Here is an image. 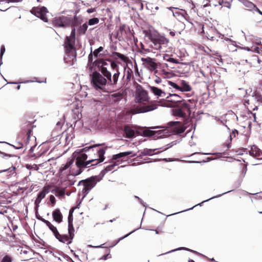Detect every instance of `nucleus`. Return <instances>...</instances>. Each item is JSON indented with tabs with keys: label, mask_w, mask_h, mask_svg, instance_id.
<instances>
[{
	"label": "nucleus",
	"mask_w": 262,
	"mask_h": 262,
	"mask_svg": "<svg viewBox=\"0 0 262 262\" xmlns=\"http://www.w3.org/2000/svg\"><path fill=\"white\" fill-rule=\"evenodd\" d=\"M92 82L95 88L104 92H108L107 80L100 73L94 72L92 75Z\"/></svg>",
	"instance_id": "3"
},
{
	"label": "nucleus",
	"mask_w": 262,
	"mask_h": 262,
	"mask_svg": "<svg viewBox=\"0 0 262 262\" xmlns=\"http://www.w3.org/2000/svg\"><path fill=\"white\" fill-rule=\"evenodd\" d=\"M41 221L52 231V232L53 233L54 236L56 234V233H57L58 232L56 227H55L54 225H53L49 221H47V220H46L45 219H42Z\"/></svg>",
	"instance_id": "23"
},
{
	"label": "nucleus",
	"mask_w": 262,
	"mask_h": 262,
	"mask_svg": "<svg viewBox=\"0 0 262 262\" xmlns=\"http://www.w3.org/2000/svg\"><path fill=\"white\" fill-rule=\"evenodd\" d=\"M101 72L104 77H106L108 80V84L113 85L117 84L120 75L119 70H117V71L114 73L113 77H112L111 73L108 71L106 68H102L101 69Z\"/></svg>",
	"instance_id": "6"
},
{
	"label": "nucleus",
	"mask_w": 262,
	"mask_h": 262,
	"mask_svg": "<svg viewBox=\"0 0 262 262\" xmlns=\"http://www.w3.org/2000/svg\"><path fill=\"white\" fill-rule=\"evenodd\" d=\"M254 95H253L252 97L254 98V99L259 102H262V96L259 94L258 92L254 93Z\"/></svg>",
	"instance_id": "36"
},
{
	"label": "nucleus",
	"mask_w": 262,
	"mask_h": 262,
	"mask_svg": "<svg viewBox=\"0 0 262 262\" xmlns=\"http://www.w3.org/2000/svg\"><path fill=\"white\" fill-rule=\"evenodd\" d=\"M88 25L86 23L83 24L79 29V32L81 34H84L88 29Z\"/></svg>",
	"instance_id": "33"
},
{
	"label": "nucleus",
	"mask_w": 262,
	"mask_h": 262,
	"mask_svg": "<svg viewBox=\"0 0 262 262\" xmlns=\"http://www.w3.org/2000/svg\"><path fill=\"white\" fill-rule=\"evenodd\" d=\"M68 230H69V233L70 235V237L71 238V239H73L74 235V227H73V226L72 224V222H70V221L69 222V223Z\"/></svg>",
	"instance_id": "31"
},
{
	"label": "nucleus",
	"mask_w": 262,
	"mask_h": 262,
	"mask_svg": "<svg viewBox=\"0 0 262 262\" xmlns=\"http://www.w3.org/2000/svg\"><path fill=\"white\" fill-rule=\"evenodd\" d=\"M153 45H151L152 48L156 50H159L161 52H166V51L164 50L163 48V47L161 46L160 43L157 42L155 39L152 41Z\"/></svg>",
	"instance_id": "29"
},
{
	"label": "nucleus",
	"mask_w": 262,
	"mask_h": 262,
	"mask_svg": "<svg viewBox=\"0 0 262 262\" xmlns=\"http://www.w3.org/2000/svg\"><path fill=\"white\" fill-rule=\"evenodd\" d=\"M155 40L163 47H164L168 43V40L162 36L158 37Z\"/></svg>",
	"instance_id": "26"
},
{
	"label": "nucleus",
	"mask_w": 262,
	"mask_h": 262,
	"mask_svg": "<svg viewBox=\"0 0 262 262\" xmlns=\"http://www.w3.org/2000/svg\"><path fill=\"white\" fill-rule=\"evenodd\" d=\"M126 77H127V79H129L130 77V75L129 71H127V75Z\"/></svg>",
	"instance_id": "60"
},
{
	"label": "nucleus",
	"mask_w": 262,
	"mask_h": 262,
	"mask_svg": "<svg viewBox=\"0 0 262 262\" xmlns=\"http://www.w3.org/2000/svg\"><path fill=\"white\" fill-rule=\"evenodd\" d=\"M124 133L126 137L132 138L135 135V132L130 127L127 126L124 128Z\"/></svg>",
	"instance_id": "27"
},
{
	"label": "nucleus",
	"mask_w": 262,
	"mask_h": 262,
	"mask_svg": "<svg viewBox=\"0 0 262 262\" xmlns=\"http://www.w3.org/2000/svg\"><path fill=\"white\" fill-rule=\"evenodd\" d=\"M167 9H168L169 10L171 11L173 16L178 19H179V18L184 17L185 14L186 13L185 11L184 10H181L182 12H179V11L174 12L173 11V9H177V8H174V7H168V8H167Z\"/></svg>",
	"instance_id": "21"
},
{
	"label": "nucleus",
	"mask_w": 262,
	"mask_h": 262,
	"mask_svg": "<svg viewBox=\"0 0 262 262\" xmlns=\"http://www.w3.org/2000/svg\"><path fill=\"white\" fill-rule=\"evenodd\" d=\"M55 194L56 195L62 196L65 194V189L60 188H56L54 190Z\"/></svg>",
	"instance_id": "32"
},
{
	"label": "nucleus",
	"mask_w": 262,
	"mask_h": 262,
	"mask_svg": "<svg viewBox=\"0 0 262 262\" xmlns=\"http://www.w3.org/2000/svg\"><path fill=\"white\" fill-rule=\"evenodd\" d=\"M242 2L243 5L248 9L249 10H251L254 8H256L255 6L252 3L247 0H238Z\"/></svg>",
	"instance_id": "25"
},
{
	"label": "nucleus",
	"mask_w": 262,
	"mask_h": 262,
	"mask_svg": "<svg viewBox=\"0 0 262 262\" xmlns=\"http://www.w3.org/2000/svg\"><path fill=\"white\" fill-rule=\"evenodd\" d=\"M23 0H2L0 2H5L7 3H18L21 2Z\"/></svg>",
	"instance_id": "42"
},
{
	"label": "nucleus",
	"mask_w": 262,
	"mask_h": 262,
	"mask_svg": "<svg viewBox=\"0 0 262 262\" xmlns=\"http://www.w3.org/2000/svg\"><path fill=\"white\" fill-rule=\"evenodd\" d=\"M31 13L38 18H40L45 22H47L48 19L47 13L48 12L47 9L45 7H35L30 11Z\"/></svg>",
	"instance_id": "9"
},
{
	"label": "nucleus",
	"mask_w": 262,
	"mask_h": 262,
	"mask_svg": "<svg viewBox=\"0 0 262 262\" xmlns=\"http://www.w3.org/2000/svg\"><path fill=\"white\" fill-rule=\"evenodd\" d=\"M128 155H131L130 157H134L135 156H137V153L133 154L132 151L122 152H120L118 154L113 155L112 159L114 160H117V162H119L120 159L124 158L125 157H126Z\"/></svg>",
	"instance_id": "14"
},
{
	"label": "nucleus",
	"mask_w": 262,
	"mask_h": 262,
	"mask_svg": "<svg viewBox=\"0 0 262 262\" xmlns=\"http://www.w3.org/2000/svg\"><path fill=\"white\" fill-rule=\"evenodd\" d=\"M170 34L172 36H174L175 33H174V32H170Z\"/></svg>",
	"instance_id": "62"
},
{
	"label": "nucleus",
	"mask_w": 262,
	"mask_h": 262,
	"mask_svg": "<svg viewBox=\"0 0 262 262\" xmlns=\"http://www.w3.org/2000/svg\"><path fill=\"white\" fill-rule=\"evenodd\" d=\"M22 147H23V145H22V144H21V143H19V144H18V147H15V148H16V149H20V148H22Z\"/></svg>",
	"instance_id": "58"
},
{
	"label": "nucleus",
	"mask_w": 262,
	"mask_h": 262,
	"mask_svg": "<svg viewBox=\"0 0 262 262\" xmlns=\"http://www.w3.org/2000/svg\"><path fill=\"white\" fill-rule=\"evenodd\" d=\"M141 61L144 67L150 71H154L157 68L158 65L154 59L150 57H142Z\"/></svg>",
	"instance_id": "10"
},
{
	"label": "nucleus",
	"mask_w": 262,
	"mask_h": 262,
	"mask_svg": "<svg viewBox=\"0 0 262 262\" xmlns=\"http://www.w3.org/2000/svg\"><path fill=\"white\" fill-rule=\"evenodd\" d=\"M111 67L112 68V69L114 70L115 71V72L117 71V70H118V66H117V64L114 62V61H111Z\"/></svg>",
	"instance_id": "40"
},
{
	"label": "nucleus",
	"mask_w": 262,
	"mask_h": 262,
	"mask_svg": "<svg viewBox=\"0 0 262 262\" xmlns=\"http://www.w3.org/2000/svg\"><path fill=\"white\" fill-rule=\"evenodd\" d=\"M181 249H184V250H187V251H191V252H192L193 253H196V252L195 251L191 250H190V249H189L188 248H178L177 249L172 250L171 251H170V252H173V251H177V250H181ZM168 253H169V252H168ZM166 253H167V252Z\"/></svg>",
	"instance_id": "44"
},
{
	"label": "nucleus",
	"mask_w": 262,
	"mask_h": 262,
	"mask_svg": "<svg viewBox=\"0 0 262 262\" xmlns=\"http://www.w3.org/2000/svg\"><path fill=\"white\" fill-rule=\"evenodd\" d=\"M12 259L9 256L6 255L3 257L1 262H11Z\"/></svg>",
	"instance_id": "41"
},
{
	"label": "nucleus",
	"mask_w": 262,
	"mask_h": 262,
	"mask_svg": "<svg viewBox=\"0 0 262 262\" xmlns=\"http://www.w3.org/2000/svg\"><path fill=\"white\" fill-rule=\"evenodd\" d=\"M250 155L258 160H262V151L256 146L253 145L249 150Z\"/></svg>",
	"instance_id": "15"
},
{
	"label": "nucleus",
	"mask_w": 262,
	"mask_h": 262,
	"mask_svg": "<svg viewBox=\"0 0 262 262\" xmlns=\"http://www.w3.org/2000/svg\"><path fill=\"white\" fill-rule=\"evenodd\" d=\"M183 100V98L179 95L176 94H170L166 97V99L163 104V106L172 107L177 103L181 102Z\"/></svg>",
	"instance_id": "8"
},
{
	"label": "nucleus",
	"mask_w": 262,
	"mask_h": 262,
	"mask_svg": "<svg viewBox=\"0 0 262 262\" xmlns=\"http://www.w3.org/2000/svg\"><path fill=\"white\" fill-rule=\"evenodd\" d=\"M118 164H116L115 163L110 164L108 166H106L105 168L103 170L105 173L113 170L114 169V167L117 165Z\"/></svg>",
	"instance_id": "35"
},
{
	"label": "nucleus",
	"mask_w": 262,
	"mask_h": 262,
	"mask_svg": "<svg viewBox=\"0 0 262 262\" xmlns=\"http://www.w3.org/2000/svg\"><path fill=\"white\" fill-rule=\"evenodd\" d=\"M183 105L186 108H187L188 110H189L190 108V107L189 106V105L187 103H183Z\"/></svg>",
	"instance_id": "53"
},
{
	"label": "nucleus",
	"mask_w": 262,
	"mask_h": 262,
	"mask_svg": "<svg viewBox=\"0 0 262 262\" xmlns=\"http://www.w3.org/2000/svg\"><path fill=\"white\" fill-rule=\"evenodd\" d=\"M162 72H163L164 75H166V74H168V72H166V71H165L164 70L162 71Z\"/></svg>",
	"instance_id": "63"
},
{
	"label": "nucleus",
	"mask_w": 262,
	"mask_h": 262,
	"mask_svg": "<svg viewBox=\"0 0 262 262\" xmlns=\"http://www.w3.org/2000/svg\"><path fill=\"white\" fill-rule=\"evenodd\" d=\"M150 91L157 97H164L165 96V93L162 90L152 86H149Z\"/></svg>",
	"instance_id": "18"
},
{
	"label": "nucleus",
	"mask_w": 262,
	"mask_h": 262,
	"mask_svg": "<svg viewBox=\"0 0 262 262\" xmlns=\"http://www.w3.org/2000/svg\"><path fill=\"white\" fill-rule=\"evenodd\" d=\"M72 163V162L69 161V162H68L65 164H62L59 169L60 173H63L65 170H66L67 169H68L69 168L70 166L71 165V164Z\"/></svg>",
	"instance_id": "30"
},
{
	"label": "nucleus",
	"mask_w": 262,
	"mask_h": 262,
	"mask_svg": "<svg viewBox=\"0 0 262 262\" xmlns=\"http://www.w3.org/2000/svg\"><path fill=\"white\" fill-rule=\"evenodd\" d=\"M135 231V230H134V231H132V232H130L129 233H128V234H127L125 235L124 236H123V237H122L118 239V241L116 243L115 245H116L117 243H118V242H119L121 240H122V239H123V238H124L126 237L127 236H128L129 235H130L131 233H132L133 232H134Z\"/></svg>",
	"instance_id": "48"
},
{
	"label": "nucleus",
	"mask_w": 262,
	"mask_h": 262,
	"mask_svg": "<svg viewBox=\"0 0 262 262\" xmlns=\"http://www.w3.org/2000/svg\"><path fill=\"white\" fill-rule=\"evenodd\" d=\"M157 150V149H148L145 148L143 150H142L139 155V157H142L144 156H151L155 154V151Z\"/></svg>",
	"instance_id": "22"
},
{
	"label": "nucleus",
	"mask_w": 262,
	"mask_h": 262,
	"mask_svg": "<svg viewBox=\"0 0 262 262\" xmlns=\"http://www.w3.org/2000/svg\"><path fill=\"white\" fill-rule=\"evenodd\" d=\"M118 33H120L123 37L126 38H130L132 35L129 27L125 25H122L120 26Z\"/></svg>",
	"instance_id": "13"
},
{
	"label": "nucleus",
	"mask_w": 262,
	"mask_h": 262,
	"mask_svg": "<svg viewBox=\"0 0 262 262\" xmlns=\"http://www.w3.org/2000/svg\"><path fill=\"white\" fill-rule=\"evenodd\" d=\"M103 50V48L102 47H99L98 49H96L94 52L93 54L96 57H98L99 56V54L100 52L102 51Z\"/></svg>",
	"instance_id": "39"
},
{
	"label": "nucleus",
	"mask_w": 262,
	"mask_h": 262,
	"mask_svg": "<svg viewBox=\"0 0 262 262\" xmlns=\"http://www.w3.org/2000/svg\"><path fill=\"white\" fill-rule=\"evenodd\" d=\"M72 213L73 212L71 211H70V213H69V217H68V222L69 223V222H72L71 220H72Z\"/></svg>",
	"instance_id": "50"
},
{
	"label": "nucleus",
	"mask_w": 262,
	"mask_h": 262,
	"mask_svg": "<svg viewBox=\"0 0 262 262\" xmlns=\"http://www.w3.org/2000/svg\"><path fill=\"white\" fill-rule=\"evenodd\" d=\"M179 88L181 92H189L191 90V86L185 80L180 81Z\"/></svg>",
	"instance_id": "19"
},
{
	"label": "nucleus",
	"mask_w": 262,
	"mask_h": 262,
	"mask_svg": "<svg viewBox=\"0 0 262 262\" xmlns=\"http://www.w3.org/2000/svg\"><path fill=\"white\" fill-rule=\"evenodd\" d=\"M172 115L176 117L183 118L185 115V113L181 108H177L172 110Z\"/></svg>",
	"instance_id": "24"
},
{
	"label": "nucleus",
	"mask_w": 262,
	"mask_h": 262,
	"mask_svg": "<svg viewBox=\"0 0 262 262\" xmlns=\"http://www.w3.org/2000/svg\"><path fill=\"white\" fill-rule=\"evenodd\" d=\"M158 105L156 102L154 101H151L149 102L147 105H139L132 110L130 112L132 114L134 115L139 113H144L152 111L157 108Z\"/></svg>",
	"instance_id": "4"
},
{
	"label": "nucleus",
	"mask_w": 262,
	"mask_h": 262,
	"mask_svg": "<svg viewBox=\"0 0 262 262\" xmlns=\"http://www.w3.org/2000/svg\"><path fill=\"white\" fill-rule=\"evenodd\" d=\"M56 238L58 239L60 242L66 243L67 244H69L72 242V239L71 238H69V236L67 235H61L58 232L55 235Z\"/></svg>",
	"instance_id": "17"
},
{
	"label": "nucleus",
	"mask_w": 262,
	"mask_h": 262,
	"mask_svg": "<svg viewBox=\"0 0 262 262\" xmlns=\"http://www.w3.org/2000/svg\"><path fill=\"white\" fill-rule=\"evenodd\" d=\"M236 134H238V131L236 129H234V130L232 131V135H230L231 138H232V136H233L235 137Z\"/></svg>",
	"instance_id": "52"
},
{
	"label": "nucleus",
	"mask_w": 262,
	"mask_h": 262,
	"mask_svg": "<svg viewBox=\"0 0 262 262\" xmlns=\"http://www.w3.org/2000/svg\"><path fill=\"white\" fill-rule=\"evenodd\" d=\"M149 97L146 91L139 84L136 86L135 93V101L138 103H144L148 101Z\"/></svg>",
	"instance_id": "5"
},
{
	"label": "nucleus",
	"mask_w": 262,
	"mask_h": 262,
	"mask_svg": "<svg viewBox=\"0 0 262 262\" xmlns=\"http://www.w3.org/2000/svg\"><path fill=\"white\" fill-rule=\"evenodd\" d=\"M95 11V9H93V8H90V9H88L87 10H86V12L88 13H93Z\"/></svg>",
	"instance_id": "57"
},
{
	"label": "nucleus",
	"mask_w": 262,
	"mask_h": 262,
	"mask_svg": "<svg viewBox=\"0 0 262 262\" xmlns=\"http://www.w3.org/2000/svg\"><path fill=\"white\" fill-rule=\"evenodd\" d=\"M155 82H156V83H158H158H161V82L162 80H161V79L160 77H157L156 78V79L155 80Z\"/></svg>",
	"instance_id": "54"
},
{
	"label": "nucleus",
	"mask_w": 262,
	"mask_h": 262,
	"mask_svg": "<svg viewBox=\"0 0 262 262\" xmlns=\"http://www.w3.org/2000/svg\"><path fill=\"white\" fill-rule=\"evenodd\" d=\"M186 128V126H181L178 128H176L174 132L178 134H181L183 133Z\"/></svg>",
	"instance_id": "37"
},
{
	"label": "nucleus",
	"mask_w": 262,
	"mask_h": 262,
	"mask_svg": "<svg viewBox=\"0 0 262 262\" xmlns=\"http://www.w3.org/2000/svg\"><path fill=\"white\" fill-rule=\"evenodd\" d=\"M165 130H159L158 131L148 130L144 132L145 135L147 136H154L155 138H162L165 135Z\"/></svg>",
	"instance_id": "16"
},
{
	"label": "nucleus",
	"mask_w": 262,
	"mask_h": 262,
	"mask_svg": "<svg viewBox=\"0 0 262 262\" xmlns=\"http://www.w3.org/2000/svg\"><path fill=\"white\" fill-rule=\"evenodd\" d=\"M53 24L56 27H64L68 24V18L64 16L56 17L53 20Z\"/></svg>",
	"instance_id": "11"
},
{
	"label": "nucleus",
	"mask_w": 262,
	"mask_h": 262,
	"mask_svg": "<svg viewBox=\"0 0 262 262\" xmlns=\"http://www.w3.org/2000/svg\"><path fill=\"white\" fill-rule=\"evenodd\" d=\"M97 177H92L83 181V188L82 190L84 196H85L96 185L98 180Z\"/></svg>",
	"instance_id": "7"
},
{
	"label": "nucleus",
	"mask_w": 262,
	"mask_h": 262,
	"mask_svg": "<svg viewBox=\"0 0 262 262\" xmlns=\"http://www.w3.org/2000/svg\"><path fill=\"white\" fill-rule=\"evenodd\" d=\"M254 50L258 53L259 54H260L261 53L262 54V49H259L258 48L256 47V48H254Z\"/></svg>",
	"instance_id": "56"
},
{
	"label": "nucleus",
	"mask_w": 262,
	"mask_h": 262,
	"mask_svg": "<svg viewBox=\"0 0 262 262\" xmlns=\"http://www.w3.org/2000/svg\"><path fill=\"white\" fill-rule=\"evenodd\" d=\"M163 58L165 60L168 61V59L170 58V56L168 54H165L163 55Z\"/></svg>",
	"instance_id": "51"
},
{
	"label": "nucleus",
	"mask_w": 262,
	"mask_h": 262,
	"mask_svg": "<svg viewBox=\"0 0 262 262\" xmlns=\"http://www.w3.org/2000/svg\"><path fill=\"white\" fill-rule=\"evenodd\" d=\"M99 145L96 144L90 147L94 151L97 152V156L95 159L85 161L86 160L87 155L82 151H75L73 156L76 159V165L77 169L76 171L72 170L70 171L71 174L73 176H78L82 172V169L85 167H88L90 166L91 163H93L91 166L95 165L102 162L104 160V155L106 149V147H98Z\"/></svg>",
	"instance_id": "1"
},
{
	"label": "nucleus",
	"mask_w": 262,
	"mask_h": 262,
	"mask_svg": "<svg viewBox=\"0 0 262 262\" xmlns=\"http://www.w3.org/2000/svg\"><path fill=\"white\" fill-rule=\"evenodd\" d=\"M99 21V20L97 17H94L89 20L88 25L93 26L97 24Z\"/></svg>",
	"instance_id": "34"
},
{
	"label": "nucleus",
	"mask_w": 262,
	"mask_h": 262,
	"mask_svg": "<svg viewBox=\"0 0 262 262\" xmlns=\"http://www.w3.org/2000/svg\"><path fill=\"white\" fill-rule=\"evenodd\" d=\"M0 154H1L2 155L3 158L6 157H15L14 155L5 154L4 152H1V151H0Z\"/></svg>",
	"instance_id": "47"
},
{
	"label": "nucleus",
	"mask_w": 262,
	"mask_h": 262,
	"mask_svg": "<svg viewBox=\"0 0 262 262\" xmlns=\"http://www.w3.org/2000/svg\"><path fill=\"white\" fill-rule=\"evenodd\" d=\"M49 187H44L41 191L38 194L37 198H36L35 201V205L36 207L39 206V204L40 203L41 201L45 197L47 194L49 192Z\"/></svg>",
	"instance_id": "12"
},
{
	"label": "nucleus",
	"mask_w": 262,
	"mask_h": 262,
	"mask_svg": "<svg viewBox=\"0 0 262 262\" xmlns=\"http://www.w3.org/2000/svg\"><path fill=\"white\" fill-rule=\"evenodd\" d=\"M179 122L178 121H174V122H170L168 123V125L169 126H174L176 124L178 123Z\"/></svg>",
	"instance_id": "55"
},
{
	"label": "nucleus",
	"mask_w": 262,
	"mask_h": 262,
	"mask_svg": "<svg viewBox=\"0 0 262 262\" xmlns=\"http://www.w3.org/2000/svg\"><path fill=\"white\" fill-rule=\"evenodd\" d=\"M256 10L260 14L262 15V12H261L257 8H256Z\"/></svg>",
	"instance_id": "61"
},
{
	"label": "nucleus",
	"mask_w": 262,
	"mask_h": 262,
	"mask_svg": "<svg viewBox=\"0 0 262 262\" xmlns=\"http://www.w3.org/2000/svg\"><path fill=\"white\" fill-rule=\"evenodd\" d=\"M75 42V29L73 28L70 35L67 36L64 43L66 51L64 60L68 66L73 65L76 61V53L74 47Z\"/></svg>",
	"instance_id": "2"
},
{
	"label": "nucleus",
	"mask_w": 262,
	"mask_h": 262,
	"mask_svg": "<svg viewBox=\"0 0 262 262\" xmlns=\"http://www.w3.org/2000/svg\"><path fill=\"white\" fill-rule=\"evenodd\" d=\"M167 83H168V85L169 86H171V88H174L179 91V89H180L179 88V85L173 82H172L171 81H168Z\"/></svg>",
	"instance_id": "38"
},
{
	"label": "nucleus",
	"mask_w": 262,
	"mask_h": 262,
	"mask_svg": "<svg viewBox=\"0 0 262 262\" xmlns=\"http://www.w3.org/2000/svg\"><path fill=\"white\" fill-rule=\"evenodd\" d=\"M226 6L228 8H230V6H231V5L228 3V5L227 6Z\"/></svg>",
	"instance_id": "64"
},
{
	"label": "nucleus",
	"mask_w": 262,
	"mask_h": 262,
	"mask_svg": "<svg viewBox=\"0 0 262 262\" xmlns=\"http://www.w3.org/2000/svg\"><path fill=\"white\" fill-rule=\"evenodd\" d=\"M168 61L176 64L179 63V61L178 60L175 59L174 58H171L170 57V58L168 59Z\"/></svg>",
	"instance_id": "46"
},
{
	"label": "nucleus",
	"mask_w": 262,
	"mask_h": 262,
	"mask_svg": "<svg viewBox=\"0 0 262 262\" xmlns=\"http://www.w3.org/2000/svg\"><path fill=\"white\" fill-rule=\"evenodd\" d=\"M112 57L115 60L117 59L118 58H120L122 61H125L126 59V57L124 55L115 52L112 53Z\"/></svg>",
	"instance_id": "28"
},
{
	"label": "nucleus",
	"mask_w": 262,
	"mask_h": 262,
	"mask_svg": "<svg viewBox=\"0 0 262 262\" xmlns=\"http://www.w3.org/2000/svg\"><path fill=\"white\" fill-rule=\"evenodd\" d=\"M5 51V48L4 46H2L1 48V53H0V58L2 59L3 56Z\"/></svg>",
	"instance_id": "45"
},
{
	"label": "nucleus",
	"mask_w": 262,
	"mask_h": 262,
	"mask_svg": "<svg viewBox=\"0 0 262 262\" xmlns=\"http://www.w3.org/2000/svg\"><path fill=\"white\" fill-rule=\"evenodd\" d=\"M50 201L51 204L52 205H54L55 204V197L53 195H50Z\"/></svg>",
	"instance_id": "49"
},
{
	"label": "nucleus",
	"mask_w": 262,
	"mask_h": 262,
	"mask_svg": "<svg viewBox=\"0 0 262 262\" xmlns=\"http://www.w3.org/2000/svg\"><path fill=\"white\" fill-rule=\"evenodd\" d=\"M52 216L54 219V220L57 222L58 223H60L62 221V215L60 212L59 209H56L52 213Z\"/></svg>",
	"instance_id": "20"
},
{
	"label": "nucleus",
	"mask_w": 262,
	"mask_h": 262,
	"mask_svg": "<svg viewBox=\"0 0 262 262\" xmlns=\"http://www.w3.org/2000/svg\"><path fill=\"white\" fill-rule=\"evenodd\" d=\"M242 49H244V50H245L248 51H251V50L249 48H248V47H244V48H242Z\"/></svg>",
	"instance_id": "59"
},
{
	"label": "nucleus",
	"mask_w": 262,
	"mask_h": 262,
	"mask_svg": "<svg viewBox=\"0 0 262 262\" xmlns=\"http://www.w3.org/2000/svg\"><path fill=\"white\" fill-rule=\"evenodd\" d=\"M221 195H222V194H220V195H217V196H215L211 197V198H209V199H207V200H205V201H203L202 203H201L199 204L198 205H196V206H197V205H200V206H201V204H202V203H203L204 202H207V201H209V200H211V199H214V198H217V197L220 196H221ZM195 206H196V205H195ZM194 207H195V206H193V207H192L191 208H190L189 209H193Z\"/></svg>",
	"instance_id": "43"
}]
</instances>
